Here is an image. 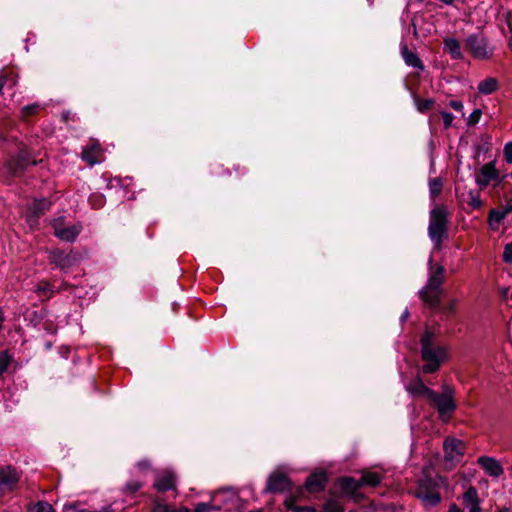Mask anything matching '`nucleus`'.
<instances>
[{
  "instance_id": "obj_39",
  "label": "nucleus",
  "mask_w": 512,
  "mask_h": 512,
  "mask_svg": "<svg viewBox=\"0 0 512 512\" xmlns=\"http://www.w3.org/2000/svg\"><path fill=\"white\" fill-rule=\"evenodd\" d=\"M39 107L40 106L38 104H32V105L25 106L23 108V113L25 115H32L38 111Z\"/></svg>"
},
{
  "instance_id": "obj_33",
  "label": "nucleus",
  "mask_w": 512,
  "mask_h": 512,
  "mask_svg": "<svg viewBox=\"0 0 512 512\" xmlns=\"http://www.w3.org/2000/svg\"><path fill=\"white\" fill-rule=\"evenodd\" d=\"M482 115V111L480 109H475L469 116L467 124L475 125L479 122L480 117Z\"/></svg>"
},
{
  "instance_id": "obj_31",
  "label": "nucleus",
  "mask_w": 512,
  "mask_h": 512,
  "mask_svg": "<svg viewBox=\"0 0 512 512\" xmlns=\"http://www.w3.org/2000/svg\"><path fill=\"white\" fill-rule=\"evenodd\" d=\"M11 358L6 351H0V376L8 369Z\"/></svg>"
},
{
  "instance_id": "obj_26",
  "label": "nucleus",
  "mask_w": 512,
  "mask_h": 512,
  "mask_svg": "<svg viewBox=\"0 0 512 512\" xmlns=\"http://www.w3.org/2000/svg\"><path fill=\"white\" fill-rule=\"evenodd\" d=\"M429 193L431 199H435L437 196L440 195L442 188H443V182L441 178H432L429 180Z\"/></svg>"
},
{
  "instance_id": "obj_8",
  "label": "nucleus",
  "mask_w": 512,
  "mask_h": 512,
  "mask_svg": "<svg viewBox=\"0 0 512 512\" xmlns=\"http://www.w3.org/2000/svg\"><path fill=\"white\" fill-rule=\"evenodd\" d=\"M212 502L220 505V509L230 510L236 506L238 495L233 488H223L212 495Z\"/></svg>"
},
{
  "instance_id": "obj_20",
  "label": "nucleus",
  "mask_w": 512,
  "mask_h": 512,
  "mask_svg": "<svg viewBox=\"0 0 512 512\" xmlns=\"http://www.w3.org/2000/svg\"><path fill=\"white\" fill-rule=\"evenodd\" d=\"M443 44L444 50L448 52L453 59L461 60L463 58L460 42L457 39L451 37L445 38Z\"/></svg>"
},
{
  "instance_id": "obj_9",
  "label": "nucleus",
  "mask_w": 512,
  "mask_h": 512,
  "mask_svg": "<svg viewBox=\"0 0 512 512\" xmlns=\"http://www.w3.org/2000/svg\"><path fill=\"white\" fill-rule=\"evenodd\" d=\"M443 447L446 461H457L465 452L464 442L454 437H447Z\"/></svg>"
},
{
  "instance_id": "obj_16",
  "label": "nucleus",
  "mask_w": 512,
  "mask_h": 512,
  "mask_svg": "<svg viewBox=\"0 0 512 512\" xmlns=\"http://www.w3.org/2000/svg\"><path fill=\"white\" fill-rule=\"evenodd\" d=\"M406 390L412 396L424 397L427 400L434 395V391L428 388L420 378H415L407 386Z\"/></svg>"
},
{
  "instance_id": "obj_45",
  "label": "nucleus",
  "mask_w": 512,
  "mask_h": 512,
  "mask_svg": "<svg viewBox=\"0 0 512 512\" xmlns=\"http://www.w3.org/2000/svg\"><path fill=\"white\" fill-rule=\"evenodd\" d=\"M408 315H409V312H408V310L406 309V310L403 312V314L401 315L400 320H401L402 322H403V321H405V320L407 319Z\"/></svg>"
},
{
  "instance_id": "obj_37",
  "label": "nucleus",
  "mask_w": 512,
  "mask_h": 512,
  "mask_svg": "<svg viewBox=\"0 0 512 512\" xmlns=\"http://www.w3.org/2000/svg\"><path fill=\"white\" fill-rule=\"evenodd\" d=\"M503 259L505 262L512 263V242L506 245Z\"/></svg>"
},
{
  "instance_id": "obj_6",
  "label": "nucleus",
  "mask_w": 512,
  "mask_h": 512,
  "mask_svg": "<svg viewBox=\"0 0 512 512\" xmlns=\"http://www.w3.org/2000/svg\"><path fill=\"white\" fill-rule=\"evenodd\" d=\"M428 401L437 408V411L443 420H447L450 413L455 409L453 398L448 393L438 394L434 392V395L430 396Z\"/></svg>"
},
{
  "instance_id": "obj_5",
  "label": "nucleus",
  "mask_w": 512,
  "mask_h": 512,
  "mask_svg": "<svg viewBox=\"0 0 512 512\" xmlns=\"http://www.w3.org/2000/svg\"><path fill=\"white\" fill-rule=\"evenodd\" d=\"M48 260L56 267L66 271L79 262L80 256L73 251L65 252L55 249L49 252Z\"/></svg>"
},
{
  "instance_id": "obj_30",
  "label": "nucleus",
  "mask_w": 512,
  "mask_h": 512,
  "mask_svg": "<svg viewBox=\"0 0 512 512\" xmlns=\"http://www.w3.org/2000/svg\"><path fill=\"white\" fill-rule=\"evenodd\" d=\"M324 512H343V508L338 500L330 499L324 505Z\"/></svg>"
},
{
  "instance_id": "obj_7",
  "label": "nucleus",
  "mask_w": 512,
  "mask_h": 512,
  "mask_svg": "<svg viewBox=\"0 0 512 512\" xmlns=\"http://www.w3.org/2000/svg\"><path fill=\"white\" fill-rule=\"evenodd\" d=\"M52 227L54 229L55 236L67 242L75 241L82 230V226L80 224L64 227L63 218L61 217L52 221Z\"/></svg>"
},
{
  "instance_id": "obj_18",
  "label": "nucleus",
  "mask_w": 512,
  "mask_h": 512,
  "mask_svg": "<svg viewBox=\"0 0 512 512\" xmlns=\"http://www.w3.org/2000/svg\"><path fill=\"white\" fill-rule=\"evenodd\" d=\"M326 475L324 473H314L305 482V489L310 492H319L325 488Z\"/></svg>"
},
{
  "instance_id": "obj_11",
  "label": "nucleus",
  "mask_w": 512,
  "mask_h": 512,
  "mask_svg": "<svg viewBox=\"0 0 512 512\" xmlns=\"http://www.w3.org/2000/svg\"><path fill=\"white\" fill-rule=\"evenodd\" d=\"M154 488L158 492L176 490V475L172 470H164L155 478Z\"/></svg>"
},
{
  "instance_id": "obj_3",
  "label": "nucleus",
  "mask_w": 512,
  "mask_h": 512,
  "mask_svg": "<svg viewBox=\"0 0 512 512\" xmlns=\"http://www.w3.org/2000/svg\"><path fill=\"white\" fill-rule=\"evenodd\" d=\"M444 274V267L438 265L434 268L432 265V257H430L428 282L419 292L421 299L430 307H436L440 303V295L442 293L441 285L444 282Z\"/></svg>"
},
{
  "instance_id": "obj_10",
  "label": "nucleus",
  "mask_w": 512,
  "mask_h": 512,
  "mask_svg": "<svg viewBox=\"0 0 512 512\" xmlns=\"http://www.w3.org/2000/svg\"><path fill=\"white\" fill-rule=\"evenodd\" d=\"M20 476L16 469L4 467L0 469V491H12L19 482Z\"/></svg>"
},
{
  "instance_id": "obj_2",
  "label": "nucleus",
  "mask_w": 512,
  "mask_h": 512,
  "mask_svg": "<svg viewBox=\"0 0 512 512\" xmlns=\"http://www.w3.org/2000/svg\"><path fill=\"white\" fill-rule=\"evenodd\" d=\"M449 215L450 213L444 205L435 204L430 211L428 236L435 248H439L447 237Z\"/></svg>"
},
{
  "instance_id": "obj_19",
  "label": "nucleus",
  "mask_w": 512,
  "mask_h": 512,
  "mask_svg": "<svg viewBox=\"0 0 512 512\" xmlns=\"http://www.w3.org/2000/svg\"><path fill=\"white\" fill-rule=\"evenodd\" d=\"M400 48H401L402 57L408 66H411L413 68H418L420 70L424 69V66H423L420 58L414 52H412L408 49V46L406 43L402 42L400 44Z\"/></svg>"
},
{
  "instance_id": "obj_50",
  "label": "nucleus",
  "mask_w": 512,
  "mask_h": 512,
  "mask_svg": "<svg viewBox=\"0 0 512 512\" xmlns=\"http://www.w3.org/2000/svg\"><path fill=\"white\" fill-rule=\"evenodd\" d=\"M501 218H503V215H498V220H500Z\"/></svg>"
},
{
  "instance_id": "obj_42",
  "label": "nucleus",
  "mask_w": 512,
  "mask_h": 512,
  "mask_svg": "<svg viewBox=\"0 0 512 512\" xmlns=\"http://www.w3.org/2000/svg\"><path fill=\"white\" fill-rule=\"evenodd\" d=\"M137 467L139 469H148L150 467V463L148 460H142L137 463Z\"/></svg>"
},
{
  "instance_id": "obj_24",
  "label": "nucleus",
  "mask_w": 512,
  "mask_h": 512,
  "mask_svg": "<svg viewBox=\"0 0 512 512\" xmlns=\"http://www.w3.org/2000/svg\"><path fill=\"white\" fill-rule=\"evenodd\" d=\"M360 480H361L362 486L375 487L381 482L382 477L377 472L365 471L362 474Z\"/></svg>"
},
{
  "instance_id": "obj_4",
  "label": "nucleus",
  "mask_w": 512,
  "mask_h": 512,
  "mask_svg": "<svg viewBox=\"0 0 512 512\" xmlns=\"http://www.w3.org/2000/svg\"><path fill=\"white\" fill-rule=\"evenodd\" d=\"M467 51L476 59L486 60L493 56L494 47L483 33H473L465 39Z\"/></svg>"
},
{
  "instance_id": "obj_27",
  "label": "nucleus",
  "mask_w": 512,
  "mask_h": 512,
  "mask_svg": "<svg viewBox=\"0 0 512 512\" xmlns=\"http://www.w3.org/2000/svg\"><path fill=\"white\" fill-rule=\"evenodd\" d=\"M295 497L291 496L285 500V504L289 510L294 512H315V509L311 506H297L295 505Z\"/></svg>"
},
{
  "instance_id": "obj_15",
  "label": "nucleus",
  "mask_w": 512,
  "mask_h": 512,
  "mask_svg": "<svg viewBox=\"0 0 512 512\" xmlns=\"http://www.w3.org/2000/svg\"><path fill=\"white\" fill-rule=\"evenodd\" d=\"M290 485L289 479L284 474L274 473L267 482L266 491L276 493L283 492Z\"/></svg>"
},
{
  "instance_id": "obj_46",
  "label": "nucleus",
  "mask_w": 512,
  "mask_h": 512,
  "mask_svg": "<svg viewBox=\"0 0 512 512\" xmlns=\"http://www.w3.org/2000/svg\"><path fill=\"white\" fill-rule=\"evenodd\" d=\"M454 309H455V303H454V302H452V303L449 305V311H451V312H452V311H454Z\"/></svg>"
},
{
  "instance_id": "obj_23",
  "label": "nucleus",
  "mask_w": 512,
  "mask_h": 512,
  "mask_svg": "<svg viewBox=\"0 0 512 512\" xmlns=\"http://www.w3.org/2000/svg\"><path fill=\"white\" fill-rule=\"evenodd\" d=\"M417 497L422 500L423 504L427 507H433L437 505L441 498L438 492L429 491V492H417Z\"/></svg>"
},
{
  "instance_id": "obj_36",
  "label": "nucleus",
  "mask_w": 512,
  "mask_h": 512,
  "mask_svg": "<svg viewBox=\"0 0 512 512\" xmlns=\"http://www.w3.org/2000/svg\"><path fill=\"white\" fill-rule=\"evenodd\" d=\"M90 202L93 207L100 208L104 204V198L101 195H93L90 198Z\"/></svg>"
},
{
  "instance_id": "obj_12",
  "label": "nucleus",
  "mask_w": 512,
  "mask_h": 512,
  "mask_svg": "<svg viewBox=\"0 0 512 512\" xmlns=\"http://www.w3.org/2000/svg\"><path fill=\"white\" fill-rule=\"evenodd\" d=\"M498 171L493 162L484 164L480 169V175L476 177L477 185L483 189L488 186L492 180L498 179Z\"/></svg>"
},
{
  "instance_id": "obj_1",
  "label": "nucleus",
  "mask_w": 512,
  "mask_h": 512,
  "mask_svg": "<svg viewBox=\"0 0 512 512\" xmlns=\"http://www.w3.org/2000/svg\"><path fill=\"white\" fill-rule=\"evenodd\" d=\"M421 358L424 362L422 372L431 374L436 372L447 359V349L436 342L434 332L426 330L421 337Z\"/></svg>"
},
{
  "instance_id": "obj_35",
  "label": "nucleus",
  "mask_w": 512,
  "mask_h": 512,
  "mask_svg": "<svg viewBox=\"0 0 512 512\" xmlns=\"http://www.w3.org/2000/svg\"><path fill=\"white\" fill-rule=\"evenodd\" d=\"M441 116L443 118L444 127L446 129L449 128L452 125L454 116L451 113L445 111L441 112Z\"/></svg>"
},
{
  "instance_id": "obj_25",
  "label": "nucleus",
  "mask_w": 512,
  "mask_h": 512,
  "mask_svg": "<svg viewBox=\"0 0 512 512\" xmlns=\"http://www.w3.org/2000/svg\"><path fill=\"white\" fill-rule=\"evenodd\" d=\"M152 512H190L186 507L174 509L172 506L165 504L160 498H156L153 502Z\"/></svg>"
},
{
  "instance_id": "obj_40",
  "label": "nucleus",
  "mask_w": 512,
  "mask_h": 512,
  "mask_svg": "<svg viewBox=\"0 0 512 512\" xmlns=\"http://www.w3.org/2000/svg\"><path fill=\"white\" fill-rule=\"evenodd\" d=\"M449 106L455 111L462 112L463 111V103L461 101L452 100L449 102Z\"/></svg>"
},
{
  "instance_id": "obj_38",
  "label": "nucleus",
  "mask_w": 512,
  "mask_h": 512,
  "mask_svg": "<svg viewBox=\"0 0 512 512\" xmlns=\"http://www.w3.org/2000/svg\"><path fill=\"white\" fill-rule=\"evenodd\" d=\"M46 206H47V202H46V200H39V201H35V202L33 203V207H32V209H33V211H34L35 213H39V212H41L42 210H44V209L46 208Z\"/></svg>"
},
{
  "instance_id": "obj_43",
  "label": "nucleus",
  "mask_w": 512,
  "mask_h": 512,
  "mask_svg": "<svg viewBox=\"0 0 512 512\" xmlns=\"http://www.w3.org/2000/svg\"><path fill=\"white\" fill-rule=\"evenodd\" d=\"M448 512H464L460 507H458L456 504H451L449 506Z\"/></svg>"
},
{
  "instance_id": "obj_34",
  "label": "nucleus",
  "mask_w": 512,
  "mask_h": 512,
  "mask_svg": "<svg viewBox=\"0 0 512 512\" xmlns=\"http://www.w3.org/2000/svg\"><path fill=\"white\" fill-rule=\"evenodd\" d=\"M504 157L507 163H512V141L508 142L504 146Z\"/></svg>"
},
{
  "instance_id": "obj_29",
  "label": "nucleus",
  "mask_w": 512,
  "mask_h": 512,
  "mask_svg": "<svg viewBox=\"0 0 512 512\" xmlns=\"http://www.w3.org/2000/svg\"><path fill=\"white\" fill-rule=\"evenodd\" d=\"M468 205L472 208V209H479L481 208L482 206V201H481V198H480V195L478 192H475V191H469L468 193V201H467Z\"/></svg>"
},
{
  "instance_id": "obj_21",
  "label": "nucleus",
  "mask_w": 512,
  "mask_h": 512,
  "mask_svg": "<svg viewBox=\"0 0 512 512\" xmlns=\"http://www.w3.org/2000/svg\"><path fill=\"white\" fill-rule=\"evenodd\" d=\"M499 87V82L494 77H487L479 82L478 92L483 95H490L494 93Z\"/></svg>"
},
{
  "instance_id": "obj_49",
  "label": "nucleus",
  "mask_w": 512,
  "mask_h": 512,
  "mask_svg": "<svg viewBox=\"0 0 512 512\" xmlns=\"http://www.w3.org/2000/svg\"><path fill=\"white\" fill-rule=\"evenodd\" d=\"M3 86H4L3 80L0 79V91L2 90Z\"/></svg>"
},
{
  "instance_id": "obj_22",
  "label": "nucleus",
  "mask_w": 512,
  "mask_h": 512,
  "mask_svg": "<svg viewBox=\"0 0 512 512\" xmlns=\"http://www.w3.org/2000/svg\"><path fill=\"white\" fill-rule=\"evenodd\" d=\"M339 487L345 492L352 494L362 487L361 480H356L352 477H343L339 479Z\"/></svg>"
},
{
  "instance_id": "obj_44",
  "label": "nucleus",
  "mask_w": 512,
  "mask_h": 512,
  "mask_svg": "<svg viewBox=\"0 0 512 512\" xmlns=\"http://www.w3.org/2000/svg\"><path fill=\"white\" fill-rule=\"evenodd\" d=\"M39 290H42V291H44V292H46V291H52V290H51V286H50V284H49V283H46L43 287H39Z\"/></svg>"
},
{
  "instance_id": "obj_41",
  "label": "nucleus",
  "mask_w": 512,
  "mask_h": 512,
  "mask_svg": "<svg viewBox=\"0 0 512 512\" xmlns=\"http://www.w3.org/2000/svg\"><path fill=\"white\" fill-rule=\"evenodd\" d=\"M28 164H29L28 160H27V159H26V157L21 153V154H20L19 163H18V167H19L20 169H23V168H25Z\"/></svg>"
},
{
  "instance_id": "obj_47",
  "label": "nucleus",
  "mask_w": 512,
  "mask_h": 512,
  "mask_svg": "<svg viewBox=\"0 0 512 512\" xmlns=\"http://www.w3.org/2000/svg\"><path fill=\"white\" fill-rule=\"evenodd\" d=\"M508 46L512 50V34H511V37L509 39Z\"/></svg>"
},
{
  "instance_id": "obj_48",
  "label": "nucleus",
  "mask_w": 512,
  "mask_h": 512,
  "mask_svg": "<svg viewBox=\"0 0 512 512\" xmlns=\"http://www.w3.org/2000/svg\"><path fill=\"white\" fill-rule=\"evenodd\" d=\"M498 512H512V511L508 508H503V509L499 510Z\"/></svg>"
},
{
  "instance_id": "obj_14",
  "label": "nucleus",
  "mask_w": 512,
  "mask_h": 512,
  "mask_svg": "<svg viewBox=\"0 0 512 512\" xmlns=\"http://www.w3.org/2000/svg\"><path fill=\"white\" fill-rule=\"evenodd\" d=\"M478 464L484 472L491 477H499L503 473V468L498 460L488 456L478 458Z\"/></svg>"
},
{
  "instance_id": "obj_32",
  "label": "nucleus",
  "mask_w": 512,
  "mask_h": 512,
  "mask_svg": "<svg viewBox=\"0 0 512 512\" xmlns=\"http://www.w3.org/2000/svg\"><path fill=\"white\" fill-rule=\"evenodd\" d=\"M141 487H142V482L137 481V480H132L126 484L125 490L129 493H134V492L138 491Z\"/></svg>"
},
{
  "instance_id": "obj_17",
  "label": "nucleus",
  "mask_w": 512,
  "mask_h": 512,
  "mask_svg": "<svg viewBox=\"0 0 512 512\" xmlns=\"http://www.w3.org/2000/svg\"><path fill=\"white\" fill-rule=\"evenodd\" d=\"M81 157L90 166H93V165L101 162L102 154H101L100 145L98 143H93L90 146H86L82 150Z\"/></svg>"
},
{
  "instance_id": "obj_13",
  "label": "nucleus",
  "mask_w": 512,
  "mask_h": 512,
  "mask_svg": "<svg viewBox=\"0 0 512 512\" xmlns=\"http://www.w3.org/2000/svg\"><path fill=\"white\" fill-rule=\"evenodd\" d=\"M462 504L468 512H481L482 509L480 507V499L478 495V491L476 488L470 486L463 494H462Z\"/></svg>"
},
{
  "instance_id": "obj_28",
  "label": "nucleus",
  "mask_w": 512,
  "mask_h": 512,
  "mask_svg": "<svg viewBox=\"0 0 512 512\" xmlns=\"http://www.w3.org/2000/svg\"><path fill=\"white\" fill-rule=\"evenodd\" d=\"M414 104L417 108V110L421 113H424L426 111H428L429 109L432 108L433 104H434V100L433 99H421L419 97H416L414 96Z\"/></svg>"
}]
</instances>
